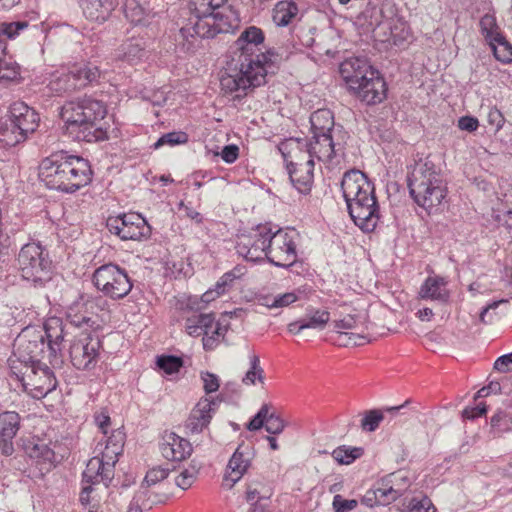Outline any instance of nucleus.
Listing matches in <instances>:
<instances>
[{
    "label": "nucleus",
    "mask_w": 512,
    "mask_h": 512,
    "mask_svg": "<svg viewBox=\"0 0 512 512\" xmlns=\"http://www.w3.org/2000/svg\"><path fill=\"white\" fill-rule=\"evenodd\" d=\"M282 155L286 157V150L288 153L299 152L301 158H311L315 163H331L341 151L339 144H335L332 134H313L309 142H302L297 139H290L282 143L279 147Z\"/></svg>",
    "instance_id": "9d476101"
},
{
    "label": "nucleus",
    "mask_w": 512,
    "mask_h": 512,
    "mask_svg": "<svg viewBox=\"0 0 512 512\" xmlns=\"http://www.w3.org/2000/svg\"><path fill=\"white\" fill-rule=\"evenodd\" d=\"M19 74V66L16 63L0 59V83L14 81Z\"/></svg>",
    "instance_id": "09e8293b"
},
{
    "label": "nucleus",
    "mask_w": 512,
    "mask_h": 512,
    "mask_svg": "<svg viewBox=\"0 0 512 512\" xmlns=\"http://www.w3.org/2000/svg\"><path fill=\"white\" fill-rule=\"evenodd\" d=\"M101 457L106 464V477H113V468L115 463L118 460V456L122 453L121 451H114L111 446L105 445V447L100 449Z\"/></svg>",
    "instance_id": "8fccbe9b"
},
{
    "label": "nucleus",
    "mask_w": 512,
    "mask_h": 512,
    "mask_svg": "<svg viewBox=\"0 0 512 512\" xmlns=\"http://www.w3.org/2000/svg\"><path fill=\"white\" fill-rule=\"evenodd\" d=\"M265 429L270 434H280L285 427L284 421L274 413H268L265 421Z\"/></svg>",
    "instance_id": "13d9d810"
},
{
    "label": "nucleus",
    "mask_w": 512,
    "mask_h": 512,
    "mask_svg": "<svg viewBox=\"0 0 512 512\" xmlns=\"http://www.w3.org/2000/svg\"><path fill=\"white\" fill-rule=\"evenodd\" d=\"M340 74L349 90L362 102L372 105L386 98V83L367 60L352 58L344 61Z\"/></svg>",
    "instance_id": "20e7f679"
},
{
    "label": "nucleus",
    "mask_w": 512,
    "mask_h": 512,
    "mask_svg": "<svg viewBox=\"0 0 512 512\" xmlns=\"http://www.w3.org/2000/svg\"><path fill=\"white\" fill-rule=\"evenodd\" d=\"M250 368L242 379L245 385H254L256 380L263 382L264 371L260 366V359L256 354L249 355Z\"/></svg>",
    "instance_id": "49530a36"
},
{
    "label": "nucleus",
    "mask_w": 512,
    "mask_h": 512,
    "mask_svg": "<svg viewBox=\"0 0 512 512\" xmlns=\"http://www.w3.org/2000/svg\"><path fill=\"white\" fill-rule=\"evenodd\" d=\"M38 113L24 102L10 106L8 118L0 128V141L8 147L24 142L39 126Z\"/></svg>",
    "instance_id": "6e6552de"
},
{
    "label": "nucleus",
    "mask_w": 512,
    "mask_h": 512,
    "mask_svg": "<svg viewBox=\"0 0 512 512\" xmlns=\"http://www.w3.org/2000/svg\"><path fill=\"white\" fill-rule=\"evenodd\" d=\"M43 251V247L36 242L27 243L20 249L17 261L25 280L37 284L49 278L51 262Z\"/></svg>",
    "instance_id": "ddd939ff"
},
{
    "label": "nucleus",
    "mask_w": 512,
    "mask_h": 512,
    "mask_svg": "<svg viewBox=\"0 0 512 512\" xmlns=\"http://www.w3.org/2000/svg\"><path fill=\"white\" fill-rule=\"evenodd\" d=\"M218 403L208 397L201 398L191 411L188 427L192 432H200L210 423Z\"/></svg>",
    "instance_id": "393cba45"
},
{
    "label": "nucleus",
    "mask_w": 512,
    "mask_h": 512,
    "mask_svg": "<svg viewBox=\"0 0 512 512\" xmlns=\"http://www.w3.org/2000/svg\"><path fill=\"white\" fill-rule=\"evenodd\" d=\"M80 6L85 17L99 23L105 22L116 8V0H81Z\"/></svg>",
    "instance_id": "bb28decb"
},
{
    "label": "nucleus",
    "mask_w": 512,
    "mask_h": 512,
    "mask_svg": "<svg viewBox=\"0 0 512 512\" xmlns=\"http://www.w3.org/2000/svg\"><path fill=\"white\" fill-rule=\"evenodd\" d=\"M421 299H427L438 302H447L449 299V291L447 289V281L440 276H429L421 285L419 290Z\"/></svg>",
    "instance_id": "cd10ccee"
},
{
    "label": "nucleus",
    "mask_w": 512,
    "mask_h": 512,
    "mask_svg": "<svg viewBox=\"0 0 512 512\" xmlns=\"http://www.w3.org/2000/svg\"><path fill=\"white\" fill-rule=\"evenodd\" d=\"M411 197L416 204L431 213L447 195L446 181L431 162L417 163L408 179Z\"/></svg>",
    "instance_id": "39448f33"
},
{
    "label": "nucleus",
    "mask_w": 512,
    "mask_h": 512,
    "mask_svg": "<svg viewBox=\"0 0 512 512\" xmlns=\"http://www.w3.org/2000/svg\"><path fill=\"white\" fill-rule=\"evenodd\" d=\"M238 278V274L235 272H226L216 282L213 289H209L202 295V301L209 303L219 296L223 295L227 289L231 286L233 281Z\"/></svg>",
    "instance_id": "a19ab883"
},
{
    "label": "nucleus",
    "mask_w": 512,
    "mask_h": 512,
    "mask_svg": "<svg viewBox=\"0 0 512 512\" xmlns=\"http://www.w3.org/2000/svg\"><path fill=\"white\" fill-rule=\"evenodd\" d=\"M255 456L254 448L250 444H240L231 456L224 482L227 486L232 487L238 482L251 466Z\"/></svg>",
    "instance_id": "412c9836"
},
{
    "label": "nucleus",
    "mask_w": 512,
    "mask_h": 512,
    "mask_svg": "<svg viewBox=\"0 0 512 512\" xmlns=\"http://www.w3.org/2000/svg\"><path fill=\"white\" fill-rule=\"evenodd\" d=\"M269 233L268 225H259L249 234L240 235L236 243L237 253L251 262L268 259Z\"/></svg>",
    "instance_id": "a211bd4d"
},
{
    "label": "nucleus",
    "mask_w": 512,
    "mask_h": 512,
    "mask_svg": "<svg viewBox=\"0 0 512 512\" xmlns=\"http://www.w3.org/2000/svg\"><path fill=\"white\" fill-rule=\"evenodd\" d=\"M267 70L257 62H241L238 69L225 72L220 78L221 90L225 93L245 92L261 86L266 81Z\"/></svg>",
    "instance_id": "f8f14e48"
},
{
    "label": "nucleus",
    "mask_w": 512,
    "mask_h": 512,
    "mask_svg": "<svg viewBox=\"0 0 512 512\" xmlns=\"http://www.w3.org/2000/svg\"><path fill=\"white\" fill-rule=\"evenodd\" d=\"M333 324L335 331L339 334L337 341L340 345L358 346L365 342V336L352 331L358 329L359 326L355 316L346 315L342 319L335 320Z\"/></svg>",
    "instance_id": "a878e982"
},
{
    "label": "nucleus",
    "mask_w": 512,
    "mask_h": 512,
    "mask_svg": "<svg viewBox=\"0 0 512 512\" xmlns=\"http://www.w3.org/2000/svg\"><path fill=\"white\" fill-rule=\"evenodd\" d=\"M479 126L478 119L472 116H463L458 120V127L461 130L473 132Z\"/></svg>",
    "instance_id": "69168bd1"
},
{
    "label": "nucleus",
    "mask_w": 512,
    "mask_h": 512,
    "mask_svg": "<svg viewBox=\"0 0 512 512\" xmlns=\"http://www.w3.org/2000/svg\"><path fill=\"white\" fill-rule=\"evenodd\" d=\"M487 412V408L485 404L479 403L477 406L472 408H466L463 411V415L468 419H473L476 417H480Z\"/></svg>",
    "instance_id": "774afa93"
},
{
    "label": "nucleus",
    "mask_w": 512,
    "mask_h": 512,
    "mask_svg": "<svg viewBox=\"0 0 512 512\" xmlns=\"http://www.w3.org/2000/svg\"><path fill=\"white\" fill-rule=\"evenodd\" d=\"M269 497V490L261 483L252 481L248 484L246 490V500L249 503H260L261 500Z\"/></svg>",
    "instance_id": "de8ad7c7"
},
{
    "label": "nucleus",
    "mask_w": 512,
    "mask_h": 512,
    "mask_svg": "<svg viewBox=\"0 0 512 512\" xmlns=\"http://www.w3.org/2000/svg\"><path fill=\"white\" fill-rule=\"evenodd\" d=\"M20 429V416L15 411L0 414V450L5 456L14 453L13 439Z\"/></svg>",
    "instance_id": "5701e85b"
},
{
    "label": "nucleus",
    "mask_w": 512,
    "mask_h": 512,
    "mask_svg": "<svg viewBox=\"0 0 512 512\" xmlns=\"http://www.w3.org/2000/svg\"><path fill=\"white\" fill-rule=\"evenodd\" d=\"M479 26L481 35L484 37L487 44L501 39V36H503L494 14L487 13L483 15L479 21Z\"/></svg>",
    "instance_id": "e433bc0d"
},
{
    "label": "nucleus",
    "mask_w": 512,
    "mask_h": 512,
    "mask_svg": "<svg viewBox=\"0 0 512 512\" xmlns=\"http://www.w3.org/2000/svg\"><path fill=\"white\" fill-rule=\"evenodd\" d=\"M157 365L167 374H173L181 367V360L174 356H161L157 360Z\"/></svg>",
    "instance_id": "864d4df0"
},
{
    "label": "nucleus",
    "mask_w": 512,
    "mask_h": 512,
    "mask_svg": "<svg viewBox=\"0 0 512 512\" xmlns=\"http://www.w3.org/2000/svg\"><path fill=\"white\" fill-rule=\"evenodd\" d=\"M69 71L77 90L97 82L101 75L99 68L92 63H75L69 66Z\"/></svg>",
    "instance_id": "c756f323"
},
{
    "label": "nucleus",
    "mask_w": 512,
    "mask_h": 512,
    "mask_svg": "<svg viewBox=\"0 0 512 512\" xmlns=\"http://www.w3.org/2000/svg\"><path fill=\"white\" fill-rule=\"evenodd\" d=\"M405 511L407 512H435L436 509L433 506L431 500L424 496L418 495L410 499H406L404 502Z\"/></svg>",
    "instance_id": "a18cd8bd"
},
{
    "label": "nucleus",
    "mask_w": 512,
    "mask_h": 512,
    "mask_svg": "<svg viewBox=\"0 0 512 512\" xmlns=\"http://www.w3.org/2000/svg\"><path fill=\"white\" fill-rule=\"evenodd\" d=\"M92 282L99 292L113 300L123 299L133 287L127 271L113 263L95 269Z\"/></svg>",
    "instance_id": "9b49d317"
},
{
    "label": "nucleus",
    "mask_w": 512,
    "mask_h": 512,
    "mask_svg": "<svg viewBox=\"0 0 512 512\" xmlns=\"http://www.w3.org/2000/svg\"><path fill=\"white\" fill-rule=\"evenodd\" d=\"M400 477L396 474H390L383 478L373 488V497L379 505H388L397 500L406 490L409 484V478L406 472H403V490L396 488L394 482Z\"/></svg>",
    "instance_id": "b1692460"
},
{
    "label": "nucleus",
    "mask_w": 512,
    "mask_h": 512,
    "mask_svg": "<svg viewBox=\"0 0 512 512\" xmlns=\"http://www.w3.org/2000/svg\"><path fill=\"white\" fill-rule=\"evenodd\" d=\"M124 12L128 20L139 25H148L157 15L148 2L141 3L138 0H127Z\"/></svg>",
    "instance_id": "7c9ffc66"
},
{
    "label": "nucleus",
    "mask_w": 512,
    "mask_h": 512,
    "mask_svg": "<svg viewBox=\"0 0 512 512\" xmlns=\"http://www.w3.org/2000/svg\"><path fill=\"white\" fill-rule=\"evenodd\" d=\"M341 190L354 224L363 232L374 231L381 215L374 185L367 176L360 170L346 172L342 178Z\"/></svg>",
    "instance_id": "f257e3e1"
},
{
    "label": "nucleus",
    "mask_w": 512,
    "mask_h": 512,
    "mask_svg": "<svg viewBox=\"0 0 512 512\" xmlns=\"http://www.w3.org/2000/svg\"><path fill=\"white\" fill-rule=\"evenodd\" d=\"M284 160L293 186L302 194L311 190L315 163L311 158H301L299 152L288 153Z\"/></svg>",
    "instance_id": "aec40b11"
},
{
    "label": "nucleus",
    "mask_w": 512,
    "mask_h": 512,
    "mask_svg": "<svg viewBox=\"0 0 512 512\" xmlns=\"http://www.w3.org/2000/svg\"><path fill=\"white\" fill-rule=\"evenodd\" d=\"M107 113L105 104L84 96L67 101L61 108L60 117L64 133L76 141L96 142L105 138L99 123Z\"/></svg>",
    "instance_id": "f03ea898"
},
{
    "label": "nucleus",
    "mask_w": 512,
    "mask_h": 512,
    "mask_svg": "<svg viewBox=\"0 0 512 512\" xmlns=\"http://www.w3.org/2000/svg\"><path fill=\"white\" fill-rule=\"evenodd\" d=\"M125 441V434L121 430H114L112 434L107 438L106 444L111 446L114 451H123Z\"/></svg>",
    "instance_id": "e2e57ef3"
},
{
    "label": "nucleus",
    "mask_w": 512,
    "mask_h": 512,
    "mask_svg": "<svg viewBox=\"0 0 512 512\" xmlns=\"http://www.w3.org/2000/svg\"><path fill=\"white\" fill-rule=\"evenodd\" d=\"M298 15V6L291 0H282L273 8V21L277 26L285 27L292 23Z\"/></svg>",
    "instance_id": "72a5a7b5"
},
{
    "label": "nucleus",
    "mask_w": 512,
    "mask_h": 512,
    "mask_svg": "<svg viewBox=\"0 0 512 512\" xmlns=\"http://www.w3.org/2000/svg\"><path fill=\"white\" fill-rule=\"evenodd\" d=\"M105 473V462H103L99 456H94L88 461L86 465V469L83 472L82 483L96 484L99 482H104L105 486L107 487L108 482L112 479V477H106Z\"/></svg>",
    "instance_id": "473e14b6"
},
{
    "label": "nucleus",
    "mask_w": 512,
    "mask_h": 512,
    "mask_svg": "<svg viewBox=\"0 0 512 512\" xmlns=\"http://www.w3.org/2000/svg\"><path fill=\"white\" fill-rule=\"evenodd\" d=\"M10 375L21 382L24 391L41 399L56 388L57 381L50 368L42 362L29 364L16 355L8 358Z\"/></svg>",
    "instance_id": "0eeeda50"
},
{
    "label": "nucleus",
    "mask_w": 512,
    "mask_h": 512,
    "mask_svg": "<svg viewBox=\"0 0 512 512\" xmlns=\"http://www.w3.org/2000/svg\"><path fill=\"white\" fill-rule=\"evenodd\" d=\"M274 298L275 300H273V303L276 309L288 307L289 305L295 303L299 299V296L295 292H287L284 294L275 295Z\"/></svg>",
    "instance_id": "052dcab7"
},
{
    "label": "nucleus",
    "mask_w": 512,
    "mask_h": 512,
    "mask_svg": "<svg viewBox=\"0 0 512 512\" xmlns=\"http://www.w3.org/2000/svg\"><path fill=\"white\" fill-rule=\"evenodd\" d=\"M268 260L277 267H290L297 261V242L299 233L295 229L270 228Z\"/></svg>",
    "instance_id": "4468645a"
},
{
    "label": "nucleus",
    "mask_w": 512,
    "mask_h": 512,
    "mask_svg": "<svg viewBox=\"0 0 512 512\" xmlns=\"http://www.w3.org/2000/svg\"><path fill=\"white\" fill-rule=\"evenodd\" d=\"M39 178L49 189L73 193L91 182L92 170L82 157L56 153L41 161Z\"/></svg>",
    "instance_id": "7ed1b4c3"
},
{
    "label": "nucleus",
    "mask_w": 512,
    "mask_h": 512,
    "mask_svg": "<svg viewBox=\"0 0 512 512\" xmlns=\"http://www.w3.org/2000/svg\"><path fill=\"white\" fill-rule=\"evenodd\" d=\"M28 27V22L19 21V22H10V23H2L0 25V36H6L8 39H15L20 31H23Z\"/></svg>",
    "instance_id": "603ef678"
},
{
    "label": "nucleus",
    "mask_w": 512,
    "mask_h": 512,
    "mask_svg": "<svg viewBox=\"0 0 512 512\" xmlns=\"http://www.w3.org/2000/svg\"><path fill=\"white\" fill-rule=\"evenodd\" d=\"M26 454L37 464L43 465L46 470L53 467L55 453L47 443L40 439H32L25 444Z\"/></svg>",
    "instance_id": "c85d7f7f"
},
{
    "label": "nucleus",
    "mask_w": 512,
    "mask_h": 512,
    "mask_svg": "<svg viewBox=\"0 0 512 512\" xmlns=\"http://www.w3.org/2000/svg\"><path fill=\"white\" fill-rule=\"evenodd\" d=\"M383 418L384 416L381 411L371 410L367 412L362 418L361 427L365 431L373 432L379 427V424L381 423Z\"/></svg>",
    "instance_id": "3c124183"
},
{
    "label": "nucleus",
    "mask_w": 512,
    "mask_h": 512,
    "mask_svg": "<svg viewBox=\"0 0 512 512\" xmlns=\"http://www.w3.org/2000/svg\"><path fill=\"white\" fill-rule=\"evenodd\" d=\"M144 55L143 42L141 39H129L125 41L117 52V57L128 62H134Z\"/></svg>",
    "instance_id": "ea45409f"
},
{
    "label": "nucleus",
    "mask_w": 512,
    "mask_h": 512,
    "mask_svg": "<svg viewBox=\"0 0 512 512\" xmlns=\"http://www.w3.org/2000/svg\"><path fill=\"white\" fill-rule=\"evenodd\" d=\"M201 379L203 381V388L207 394L213 393L219 388V378L212 373L202 372Z\"/></svg>",
    "instance_id": "680f3d73"
},
{
    "label": "nucleus",
    "mask_w": 512,
    "mask_h": 512,
    "mask_svg": "<svg viewBox=\"0 0 512 512\" xmlns=\"http://www.w3.org/2000/svg\"><path fill=\"white\" fill-rule=\"evenodd\" d=\"M239 148L236 145H228L222 149L221 157L226 163H233L238 158Z\"/></svg>",
    "instance_id": "338daca9"
},
{
    "label": "nucleus",
    "mask_w": 512,
    "mask_h": 512,
    "mask_svg": "<svg viewBox=\"0 0 512 512\" xmlns=\"http://www.w3.org/2000/svg\"><path fill=\"white\" fill-rule=\"evenodd\" d=\"M264 43V34L262 30L255 26L246 28L235 41L234 49L239 53L237 63L257 62L260 66H264L266 59L262 52Z\"/></svg>",
    "instance_id": "6ab92c4d"
},
{
    "label": "nucleus",
    "mask_w": 512,
    "mask_h": 512,
    "mask_svg": "<svg viewBox=\"0 0 512 512\" xmlns=\"http://www.w3.org/2000/svg\"><path fill=\"white\" fill-rule=\"evenodd\" d=\"M187 141L186 134L182 132H170L164 134L162 137L158 139V141L154 144L155 148H159L165 144L175 145L185 143Z\"/></svg>",
    "instance_id": "6e6d98bb"
},
{
    "label": "nucleus",
    "mask_w": 512,
    "mask_h": 512,
    "mask_svg": "<svg viewBox=\"0 0 512 512\" xmlns=\"http://www.w3.org/2000/svg\"><path fill=\"white\" fill-rule=\"evenodd\" d=\"M185 329L190 336H202L203 347L206 350H213L227 331L226 326L219 321L216 322L212 314H198L187 318Z\"/></svg>",
    "instance_id": "dca6fc26"
},
{
    "label": "nucleus",
    "mask_w": 512,
    "mask_h": 512,
    "mask_svg": "<svg viewBox=\"0 0 512 512\" xmlns=\"http://www.w3.org/2000/svg\"><path fill=\"white\" fill-rule=\"evenodd\" d=\"M227 2L228 0H191L192 16L189 18L188 22L193 19L204 18L206 14L211 15Z\"/></svg>",
    "instance_id": "c9c22d12"
},
{
    "label": "nucleus",
    "mask_w": 512,
    "mask_h": 512,
    "mask_svg": "<svg viewBox=\"0 0 512 512\" xmlns=\"http://www.w3.org/2000/svg\"><path fill=\"white\" fill-rule=\"evenodd\" d=\"M106 225L111 234L124 241H142L148 239L151 234V227L147 221L135 212L110 216Z\"/></svg>",
    "instance_id": "2eb2a0df"
},
{
    "label": "nucleus",
    "mask_w": 512,
    "mask_h": 512,
    "mask_svg": "<svg viewBox=\"0 0 512 512\" xmlns=\"http://www.w3.org/2000/svg\"><path fill=\"white\" fill-rule=\"evenodd\" d=\"M169 474V470L163 467H154L150 469L146 476H145V482L148 485H154L164 479L167 478Z\"/></svg>",
    "instance_id": "bf43d9fd"
},
{
    "label": "nucleus",
    "mask_w": 512,
    "mask_h": 512,
    "mask_svg": "<svg viewBox=\"0 0 512 512\" xmlns=\"http://www.w3.org/2000/svg\"><path fill=\"white\" fill-rule=\"evenodd\" d=\"M494 369L502 372L507 373L512 371V352L506 355H502L499 358L496 359L494 363Z\"/></svg>",
    "instance_id": "0e129e2a"
},
{
    "label": "nucleus",
    "mask_w": 512,
    "mask_h": 512,
    "mask_svg": "<svg viewBox=\"0 0 512 512\" xmlns=\"http://www.w3.org/2000/svg\"><path fill=\"white\" fill-rule=\"evenodd\" d=\"M240 25L237 11L228 3L204 18L193 19L179 30V37L187 43V49L194 46L197 38H214L219 33H230Z\"/></svg>",
    "instance_id": "423d86ee"
},
{
    "label": "nucleus",
    "mask_w": 512,
    "mask_h": 512,
    "mask_svg": "<svg viewBox=\"0 0 512 512\" xmlns=\"http://www.w3.org/2000/svg\"><path fill=\"white\" fill-rule=\"evenodd\" d=\"M45 336L38 335L33 340H25L24 337H20L17 343V351L13 353L20 357L22 360H26L29 364H35V362H41L39 357L44 354L45 338L47 340V352L49 358H56L58 352L61 350V343L63 341V329L61 327L60 320L53 318L49 320L45 326Z\"/></svg>",
    "instance_id": "1a4fd4ad"
},
{
    "label": "nucleus",
    "mask_w": 512,
    "mask_h": 512,
    "mask_svg": "<svg viewBox=\"0 0 512 512\" xmlns=\"http://www.w3.org/2000/svg\"><path fill=\"white\" fill-rule=\"evenodd\" d=\"M162 456L171 461H182L192 453L190 442L174 432H165L159 445Z\"/></svg>",
    "instance_id": "4be33fe9"
},
{
    "label": "nucleus",
    "mask_w": 512,
    "mask_h": 512,
    "mask_svg": "<svg viewBox=\"0 0 512 512\" xmlns=\"http://www.w3.org/2000/svg\"><path fill=\"white\" fill-rule=\"evenodd\" d=\"M49 91L57 96L72 93L77 90L69 67L54 71L47 84Z\"/></svg>",
    "instance_id": "2f4dec72"
},
{
    "label": "nucleus",
    "mask_w": 512,
    "mask_h": 512,
    "mask_svg": "<svg viewBox=\"0 0 512 512\" xmlns=\"http://www.w3.org/2000/svg\"><path fill=\"white\" fill-rule=\"evenodd\" d=\"M202 464L197 460H192L189 465L183 468L175 477V484L182 490H187L196 481Z\"/></svg>",
    "instance_id": "58836bf2"
},
{
    "label": "nucleus",
    "mask_w": 512,
    "mask_h": 512,
    "mask_svg": "<svg viewBox=\"0 0 512 512\" xmlns=\"http://www.w3.org/2000/svg\"><path fill=\"white\" fill-rule=\"evenodd\" d=\"M269 410L270 406L268 404L262 405L258 413L247 424V429L250 431H256L261 427L265 426V421L269 413Z\"/></svg>",
    "instance_id": "4d7b16f0"
},
{
    "label": "nucleus",
    "mask_w": 512,
    "mask_h": 512,
    "mask_svg": "<svg viewBox=\"0 0 512 512\" xmlns=\"http://www.w3.org/2000/svg\"><path fill=\"white\" fill-rule=\"evenodd\" d=\"M488 45L496 60L504 64L512 62V44L507 41L504 35L501 36V39H497Z\"/></svg>",
    "instance_id": "c03bdc74"
},
{
    "label": "nucleus",
    "mask_w": 512,
    "mask_h": 512,
    "mask_svg": "<svg viewBox=\"0 0 512 512\" xmlns=\"http://www.w3.org/2000/svg\"><path fill=\"white\" fill-rule=\"evenodd\" d=\"M363 454V449L359 447L339 446L332 452L333 459L341 465H349Z\"/></svg>",
    "instance_id": "37998d69"
},
{
    "label": "nucleus",
    "mask_w": 512,
    "mask_h": 512,
    "mask_svg": "<svg viewBox=\"0 0 512 512\" xmlns=\"http://www.w3.org/2000/svg\"><path fill=\"white\" fill-rule=\"evenodd\" d=\"M310 123L311 128L313 130V134H332V128L334 126V117L330 110L318 109L317 111L311 114Z\"/></svg>",
    "instance_id": "f704fd0d"
},
{
    "label": "nucleus",
    "mask_w": 512,
    "mask_h": 512,
    "mask_svg": "<svg viewBox=\"0 0 512 512\" xmlns=\"http://www.w3.org/2000/svg\"><path fill=\"white\" fill-rule=\"evenodd\" d=\"M332 506L335 512H350L358 506V501L355 499H345L340 494L333 498Z\"/></svg>",
    "instance_id": "5fc2aeb1"
},
{
    "label": "nucleus",
    "mask_w": 512,
    "mask_h": 512,
    "mask_svg": "<svg viewBox=\"0 0 512 512\" xmlns=\"http://www.w3.org/2000/svg\"><path fill=\"white\" fill-rule=\"evenodd\" d=\"M330 319V313L326 310H314L307 313L304 319H301V324L298 330L305 329H323Z\"/></svg>",
    "instance_id": "79ce46f5"
},
{
    "label": "nucleus",
    "mask_w": 512,
    "mask_h": 512,
    "mask_svg": "<svg viewBox=\"0 0 512 512\" xmlns=\"http://www.w3.org/2000/svg\"><path fill=\"white\" fill-rule=\"evenodd\" d=\"M101 342L97 336L81 332L71 342L69 354L74 367L79 370L93 369L99 360Z\"/></svg>",
    "instance_id": "f3484780"
},
{
    "label": "nucleus",
    "mask_w": 512,
    "mask_h": 512,
    "mask_svg": "<svg viewBox=\"0 0 512 512\" xmlns=\"http://www.w3.org/2000/svg\"><path fill=\"white\" fill-rule=\"evenodd\" d=\"M87 304L88 303L84 302L83 299H81V301L73 303L68 308L67 316L71 324L77 327H92L95 324V321L92 319L91 316L88 315L87 311H83V308H85Z\"/></svg>",
    "instance_id": "4c0bfd02"
}]
</instances>
